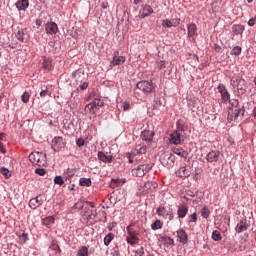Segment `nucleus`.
Wrapping results in <instances>:
<instances>
[{"instance_id":"f257e3e1","label":"nucleus","mask_w":256,"mask_h":256,"mask_svg":"<svg viewBox=\"0 0 256 256\" xmlns=\"http://www.w3.org/2000/svg\"><path fill=\"white\" fill-rule=\"evenodd\" d=\"M231 105L232 106L229 108L228 111V118L230 121H235V119H237V117H239L240 115H245V110L242 106H239L238 100H232Z\"/></svg>"},{"instance_id":"f03ea898","label":"nucleus","mask_w":256,"mask_h":256,"mask_svg":"<svg viewBox=\"0 0 256 256\" xmlns=\"http://www.w3.org/2000/svg\"><path fill=\"white\" fill-rule=\"evenodd\" d=\"M153 83L147 81V80H142L136 84V89L135 93L137 95H140V93H143V95H149V93H153Z\"/></svg>"},{"instance_id":"7ed1b4c3","label":"nucleus","mask_w":256,"mask_h":256,"mask_svg":"<svg viewBox=\"0 0 256 256\" xmlns=\"http://www.w3.org/2000/svg\"><path fill=\"white\" fill-rule=\"evenodd\" d=\"M29 160L33 165H38V167H44V165H47V155L43 152H32L29 155Z\"/></svg>"},{"instance_id":"20e7f679","label":"nucleus","mask_w":256,"mask_h":256,"mask_svg":"<svg viewBox=\"0 0 256 256\" xmlns=\"http://www.w3.org/2000/svg\"><path fill=\"white\" fill-rule=\"evenodd\" d=\"M126 231H127L126 242L128 243V245L139 244V232L133 229V225L127 226Z\"/></svg>"},{"instance_id":"39448f33","label":"nucleus","mask_w":256,"mask_h":256,"mask_svg":"<svg viewBox=\"0 0 256 256\" xmlns=\"http://www.w3.org/2000/svg\"><path fill=\"white\" fill-rule=\"evenodd\" d=\"M104 105L105 103L101 99L95 98L91 103L85 106V111L91 115H97V113H99V108Z\"/></svg>"},{"instance_id":"423d86ee","label":"nucleus","mask_w":256,"mask_h":256,"mask_svg":"<svg viewBox=\"0 0 256 256\" xmlns=\"http://www.w3.org/2000/svg\"><path fill=\"white\" fill-rule=\"evenodd\" d=\"M151 168V164H140L132 169L131 174L133 177H145Z\"/></svg>"},{"instance_id":"0eeeda50","label":"nucleus","mask_w":256,"mask_h":256,"mask_svg":"<svg viewBox=\"0 0 256 256\" xmlns=\"http://www.w3.org/2000/svg\"><path fill=\"white\" fill-rule=\"evenodd\" d=\"M185 134L181 131L175 130L173 134H170L169 141L171 145H183L185 143Z\"/></svg>"},{"instance_id":"6e6552de","label":"nucleus","mask_w":256,"mask_h":256,"mask_svg":"<svg viewBox=\"0 0 256 256\" xmlns=\"http://www.w3.org/2000/svg\"><path fill=\"white\" fill-rule=\"evenodd\" d=\"M160 161L164 167L170 169V167H175V155L172 153L162 154Z\"/></svg>"},{"instance_id":"1a4fd4ad","label":"nucleus","mask_w":256,"mask_h":256,"mask_svg":"<svg viewBox=\"0 0 256 256\" xmlns=\"http://www.w3.org/2000/svg\"><path fill=\"white\" fill-rule=\"evenodd\" d=\"M156 215H158V217H162L163 219H169V221H173V219H175L173 211L167 210V208L164 206H159L156 209Z\"/></svg>"},{"instance_id":"9d476101","label":"nucleus","mask_w":256,"mask_h":256,"mask_svg":"<svg viewBox=\"0 0 256 256\" xmlns=\"http://www.w3.org/2000/svg\"><path fill=\"white\" fill-rule=\"evenodd\" d=\"M218 93H220L221 103H227L231 100V94L227 90L225 84H219L217 86Z\"/></svg>"},{"instance_id":"9b49d317","label":"nucleus","mask_w":256,"mask_h":256,"mask_svg":"<svg viewBox=\"0 0 256 256\" xmlns=\"http://www.w3.org/2000/svg\"><path fill=\"white\" fill-rule=\"evenodd\" d=\"M65 145H66L65 139L61 136H56L52 140V149L56 153H59L61 149H65Z\"/></svg>"},{"instance_id":"f8f14e48","label":"nucleus","mask_w":256,"mask_h":256,"mask_svg":"<svg viewBox=\"0 0 256 256\" xmlns=\"http://www.w3.org/2000/svg\"><path fill=\"white\" fill-rule=\"evenodd\" d=\"M45 31L48 35H57V32L59 31V27L55 22H48L45 25Z\"/></svg>"},{"instance_id":"ddd939ff","label":"nucleus","mask_w":256,"mask_h":256,"mask_svg":"<svg viewBox=\"0 0 256 256\" xmlns=\"http://www.w3.org/2000/svg\"><path fill=\"white\" fill-rule=\"evenodd\" d=\"M221 155V152L219 151H211L206 155V161L208 163H217L219 161V157Z\"/></svg>"},{"instance_id":"4468645a","label":"nucleus","mask_w":256,"mask_h":256,"mask_svg":"<svg viewBox=\"0 0 256 256\" xmlns=\"http://www.w3.org/2000/svg\"><path fill=\"white\" fill-rule=\"evenodd\" d=\"M43 205V198L41 196H37L35 198L30 199L29 201V207L30 209H38V207H41Z\"/></svg>"},{"instance_id":"2eb2a0df","label":"nucleus","mask_w":256,"mask_h":256,"mask_svg":"<svg viewBox=\"0 0 256 256\" xmlns=\"http://www.w3.org/2000/svg\"><path fill=\"white\" fill-rule=\"evenodd\" d=\"M149 15H153V8L150 5H142V9L140 10V18L145 19V17H149Z\"/></svg>"},{"instance_id":"dca6fc26","label":"nucleus","mask_w":256,"mask_h":256,"mask_svg":"<svg viewBox=\"0 0 256 256\" xmlns=\"http://www.w3.org/2000/svg\"><path fill=\"white\" fill-rule=\"evenodd\" d=\"M177 237L179 241L182 243V245H187V243H189V236L187 235V232H185V230H178Z\"/></svg>"},{"instance_id":"f3484780","label":"nucleus","mask_w":256,"mask_h":256,"mask_svg":"<svg viewBox=\"0 0 256 256\" xmlns=\"http://www.w3.org/2000/svg\"><path fill=\"white\" fill-rule=\"evenodd\" d=\"M249 229V224H247V220H241L235 227L236 233H243Z\"/></svg>"},{"instance_id":"a211bd4d","label":"nucleus","mask_w":256,"mask_h":256,"mask_svg":"<svg viewBox=\"0 0 256 256\" xmlns=\"http://www.w3.org/2000/svg\"><path fill=\"white\" fill-rule=\"evenodd\" d=\"M171 151L175 155H178L179 157H183L184 159H187V157L189 156V153L183 148L172 147Z\"/></svg>"},{"instance_id":"6ab92c4d","label":"nucleus","mask_w":256,"mask_h":256,"mask_svg":"<svg viewBox=\"0 0 256 256\" xmlns=\"http://www.w3.org/2000/svg\"><path fill=\"white\" fill-rule=\"evenodd\" d=\"M187 213H189V208L187 205H181L178 207L177 215L179 219H185V217H187Z\"/></svg>"},{"instance_id":"aec40b11","label":"nucleus","mask_w":256,"mask_h":256,"mask_svg":"<svg viewBox=\"0 0 256 256\" xmlns=\"http://www.w3.org/2000/svg\"><path fill=\"white\" fill-rule=\"evenodd\" d=\"M188 37L194 39L197 35V25L195 23H190L187 26Z\"/></svg>"},{"instance_id":"412c9836","label":"nucleus","mask_w":256,"mask_h":256,"mask_svg":"<svg viewBox=\"0 0 256 256\" xmlns=\"http://www.w3.org/2000/svg\"><path fill=\"white\" fill-rule=\"evenodd\" d=\"M177 177H190L191 176V170H189V168L183 166L181 168H179V170H177L176 172Z\"/></svg>"},{"instance_id":"4be33fe9","label":"nucleus","mask_w":256,"mask_h":256,"mask_svg":"<svg viewBox=\"0 0 256 256\" xmlns=\"http://www.w3.org/2000/svg\"><path fill=\"white\" fill-rule=\"evenodd\" d=\"M29 7V0H18L16 2V8L18 11H27Z\"/></svg>"},{"instance_id":"5701e85b","label":"nucleus","mask_w":256,"mask_h":256,"mask_svg":"<svg viewBox=\"0 0 256 256\" xmlns=\"http://www.w3.org/2000/svg\"><path fill=\"white\" fill-rule=\"evenodd\" d=\"M97 157L102 163H113V156H107L102 151L98 152Z\"/></svg>"},{"instance_id":"b1692460","label":"nucleus","mask_w":256,"mask_h":256,"mask_svg":"<svg viewBox=\"0 0 256 256\" xmlns=\"http://www.w3.org/2000/svg\"><path fill=\"white\" fill-rule=\"evenodd\" d=\"M42 69L47 72L53 69V64H51V58L44 57V60L42 62Z\"/></svg>"},{"instance_id":"393cba45","label":"nucleus","mask_w":256,"mask_h":256,"mask_svg":"<svg viewBox=\"0 0 256 256\" xmlns=\"http://www.w3.org/2000/svg\"><path fill=\"white\" fill-rule=\"evenodd\" d=\"M125 63V57L123 56H114L113 60L111 61V65H123Z\"/></svg>"},{"instance_id":"a878e982","label":"nucleus","mask_w":256,"mask_h":256,"mask_svg":"<svg viewBox=\"0 0 256 256\" xmlns=\"http://www.w3.org/2000/svg\"><path fill=\"white\" fill-rule=\"evenodd\" d=\"M153 132L151 131H143L141 137L143 141H153Z\"/></svg>"},{"instance_id":"bb28decb","label":"nucleus","mask_w":256,"mask_h":256,"mask_svg":"<svg viewBox=\"0 0 256 256\" xmlns=\"http://www.w3.org/2000/svg\"><path fill=\"white\" fill-rule=\"evenodd\" d=\"M133 151H135L136 155H145L147 153V146L137 145Z\"/></svg>"},{"instance_id":"cd10ccee","label":"nucleus","mask_w":256,"mask_h":256,"mask_svg":"<svg viewBox=\"0 0 256 256\" xmlns=\"http://www.w3.org/2000/svg\"><path fill=\"white\" fill-rule=\"evenodd\" d=\"M152 231H159V229H163V222L161 220H155L154 223L151 224Z\"/></svg>"},{"instance_id":"c85d7f7f","label":"nucleus","mask_w":256,"mask_h":256,"mask_svg":"<svg viewBox=\"0 0 256 256\" xmlns=\"http://www.w3.org/2000/svg\"><path fill=\"white\" fill-rule=\"evenodd\" d=\"M232 31L235 33V35H241V33L245 31V27L241 24H237L232 27Z\"/></svg>"},{"instance_id":"c756f323","label":"nucleus","mask_w":256,"mask_h":256,"mask_svg":"<svg viewBox=\"0 0 256 256\" xmlns=\"http://www.w3.org/2000/svg\"><path fill=\"white\" fill-rule=\"evenodd\" d=\"M79 185L80 187H91V178H80Z\"/></svg>"},{"instance_id":"7c9ffc66","label":"nucleus","mask_w":256,"mask_h":256,"mask_svg":"<svg viewBox=\"0 0 256 256\" xmlns=\"http://www.w3.org/2000/svg\"><path fill=\"white\" fill-rule=\"evenodd\" d=\"M113 239H115V234L109 233L104 238V245H106V247H109V245H111V241H113Z\"/></svg>"},{"instance_id":"2f4dec72","label":"nucleus","mask_w":256,"mask_h":256,"mask_svg":"<svg viewBox=\"0 0 256 256\" xmlns=\"http://www.w3.org/2000/svg\"><path fill=\"white\" fill-rule=\"evenodd\" d=\"M76 256H89V248L87 246L80 247Z\"/></svg>"},{"instance_id":"473e14b6","label":"nucleus","mask_w":256,"mask_h":256,"mask_svg":"<svg viewBox=\"0 0 256 256\" xmlns=\"http://www.w3.org/2000/svg\"><path fill=\"white\" fill-rule=\"evenodd\" d=\"M211 215V210H209L208 207H204L201 209V216L203 219H209V216Z\"/></svg>"},{"instance_id":"72a5a7b5","label":"nucleus","mask_w":256,"mask_h":256,"mask_svg":"<svg viewBox=\"0 0 256 256\" xmlns=\"http://www.w3.org/2000/svg\"><path fill=\"white\" fill-rule=\"evenodd\" d=\"M137 153L132 150L131 152L126 153V159H128L129 163H133V159H135Z\"/></svg>"},{"instance_id":"f704fd0d","label":"nucleus","mask_w":256,"mask_h":256,"mask_svg":"<svg viewBox=\"0 0 256 256\" xmlns=\"http://www.w3.org/2000/svg\"><path fill=\"white\" fill-rule=\"evenodd\" d=\"M212 239L213 241H221V239H223V237L221 236V232L215 230L212 233Z\"/></svg>"},{"instance_id":"c9c22d12","label":"nucleus","mask_w":256,"mask_h":256,"mask_svg":"<svg viewBox=\"0 0 256 256\" xmlns=\"http://www.w3.org/2000/svg\"><path fill=\"white\" fill-rule=\"evenodd\" d=\"M176 125H177L176 131H181L182 133L185 134V125L183 124V120H178Z\"/></svg>"},{"instance_id":"e433bc0d","label":"nucleus","mask_w":256,"mask_h":256,"mask_svg":"<svg viewBox=\"0 0 256 256\" xmlns=\"http://www.w3.org/2000/svg\"><path fill=\"white\" fill-rule=\"evenodd\" d=\"M1 175H3L6 179H9L11 177V172H9V169L7 168H1L0 169Z\"/></svg>"},{"instance_id":"4c0bfd02","label":"nucleus","mask_w":256,"mask_h":256,"mask_svg":"<svg viewBox=\"0 0 256 256\" xmlns=\"http://www.w3.org/2000/svg\"><path fill=\"white\" fill-rule=\"evenodd\" d=\"M241 51H242V49H241L240 46H235V47L232 49V51L230 52V54L239 56V55H241Z\"/></svg>"},{"instance_id":"58836bf2","label":"nucleus","mask_w":256,"mask_h":256,"mask_svg":"<svg viewBox=\"0 0 256 256\" xmlns=\"http://www.w3.org/2000/svg\"><path fill=\"white\" fill-rule=\"evenodd\" d=\"M54 183H55V185H60V187H61V185H64V184H65V181L63 180V177H61V176H56V177L54 178Z\"/></svg>"},{"instance_id":"ea45409f","label":"nucleus","mask_w":256,"mask_h":256,"mask_svg":"<svg viewBox=\"0 0 256 256\" xmlns=\"http://www.w3.org/2000/svg\"><path fill=\"white\" fill-rule=\"evenodd\" d=\"M29 99H31V94H29V92H24L23 95L21 96V100L24 103H27Z\"/></svg>"},{"instance_id":"a19ab883","label":"nucleus","mask_w":256,"mask_h":256,"mask_svg":"<svg viewBox=\"0 0 256 256\" xmlns=\"http://www.w3.org/2000/svg\"><path fill=\"white\" fill-rule=\"evenodd\" d=\"M43 225H51L52 223H55V219L53 217H47L43 220Z\"/></svg>"},{"instance_id":"79ce46f5","label":"nucleus","mask_w":256,"mask_h":256,"mask_svg":"<svg viewBox=\"0 0 256 256\" xmlns=\"http://www.w3.org/2000/svg\"><path fill=\"white\" fill-rule=\"evenodd\" d=\"M25 35V33L23 32V30H18L16 32V38L18 39V41H24L23 36Z\"/></svg>"},{"instance_id":"37998d69","label":"nucleus","mask_w":256,"mask_h":256,"mask_svg":"<svg viewBox=\"0 0 256 256\" xmlns=\"http://www.w3.org/2000/svg\"><path fill=\"white\" fill-rule=\"evenodd\" d=\"M119 183H121V180H119V179H112L110 187H112V189H115V187H119Z\"/></svg>"},{"instance_id":"c03bdc74","label":"nucleus","mask_w":256,"mask_h":256,"mask_svg":"<svg viewBox=\"0 0 256 256\" xmlns=\"http://www.w3.org/2000/svg\"><path fill=\"white\" fill-rule=\"evenodd\" d=\"M36 175H40V177H44L47 171L44 168H38L35 170Z\"/></svg>"},{"instance_id":"a18cd8bd","label":"nucleus","mask_w":256,"mask_h":256,"mask_svg":"<svg viewBox=\"0 0 256 256\" xmlns=\"http://www.w3.org/2000/svg\"><path fill=\"white\" fill-rule=\"evenodd\" d=\"M134 253L135 256H145V248L141 247L137 249Z\"/></svg>"},{"instance_id":"49530a36","label":"nucleus","mask_w":256,"mask_h":256,"mask_svg":"<svg viewBox=\"0 0 256 256\" xmlns=\"http://www.w3.org/2000/svg\"><path fill=\"white\" fill-rule=\"evenodd\" d=\"M162 27H165V28L173 27V24H172L171 20L166 19V20L162 21Z\"/></svg>"},{"instance_id":"de8ad7c7","label":"nucleus","mask_w":256,"mask_h":256,"mask_svg":"<svg viewBox=\"0 0 256 256\" xmlns=\"http://www.w3.org/2000/svg\"><path fill=\"white\" fill-rule=\"evenodd\" d=\"M189 223H197V213L194 212L192 215L188 217Z\"/></svg>"},{"instance_id":"09e8293b","label":"nucleus","mask_w":256,"mask_h":256,"mask_svg":"<svg viewBox=\"0 0 256 256\" xmlns=\"http://www.w3.org/2000/svg\"><path fill=\"white\" fill-rule=\"evenodd\" d=\"M29 239V235L26 234V233H23L20 237H19V240H20V243H27V240Z\"/></svg>"},{"instance_id":"8fccbe9b","label":"nucleus","mask_w":256,"mask_h":256,"mask_svg":"<svg viewBox=\"0 0 256 256\" xmlns=\"http://www.w3.org/2000/svg\"><path fill=\"white\" fill-rule=\"evenodd\" d=\"M157 69H165L167 66L165 65V61H159L156 63Z\"/></svg>"},{"instance_id":"3c124183","label":"nucleus","mask_w":256,"mask_h":256,"mask_svg":"<svg viewBox=\"0 0 256 256\" xmlns=\"http://www.w3.org/2000/svg\"><path fill=\"white\" fill-rule=\"evenodd\" d=\"M172 27H179V24L181 23V19L176 18V19H172Z\"/></svg>"},{"instance_id":"603ef678","label":"nucleus","mask_w":256,"mask_h":256,"mask_svg":"<svg viewBox=\"0 0 256 256\" xmlns=\"http://www.w3.org/2000/svg\"><path fill=\"white\" fill-rule=\"evenodd\" d=\"M87 87H89V84L87 82H84L79 85L77 91H79V89H80V91H85V89H87Z\"/></svg>"},{"instance_id":"864d4df0","label":"nucleus","mask_w":256,"mask_h":256,"mask_svg":"<svg viewBox=\"0 0 256 256\" xmlns=\"http://www.w3.org/2000/svg\"><path fill=\"white\" fill-rule=\"evenodd\" d=\"M122 108H123V111H129V109L131 108V104L129 102H123Z\"/></svg>"},{"instance_id":"5fc2aeb1","label":"nucleus","mask_w":256,"mask_h":256,"mask_svg":"<svg viewBox=\"0 0 256 256\" xmlns=\"http://www.w3.org/2000/svg\"><path fill=\"white\" fill-rule=\"evenodd\" d=\"M76 144L78 147H83V145H85V140L83 138H79L77 139Z\"/></svg>"},{"instance_id":"6e6d98bb","label":"nucleus","mask_w":256,"mask_h":256,"mask_svg":"<svg viewBox=\"0 0 256 256\" xmlns=\"http://www.w3.org/2000/svg\"><path fill=\"white\" fill-rule=\"evenodd\" d=\"M146 189H149L150 187H153L155 189L157 187V183L148 182L145 184Z\"/></svg>"},{"instance_id":"4d7b16f0","label":"nucleus","mask_w":256,"mask_h":256,"mask_svg":"<svg viewBox=\"0 0 256 256\" xmlns=\"http://www.w3.org/2000/svg\"><path fill=\"white\" fill-rule=\"evenodd\" d=\"M47 95H50L48 89L42 90L40 92V97H47Z\"/></svg>"},{"instance_id":"13d9d810","label":"nucleus","mask_w":256,"mask_h":256,"mask_svg":"<svg viewBox=\"0 0 256 256\" xmlns=\"http://www.w3.org/2000/svg\"><path fill=\"white\" fill-rule=\"evenodd\" d=\"M256 23V17L255 18H252L248 21V25L249 27H253Z\"/></svg>"},{"instance_id":"bf43d9fd","label":"nucleus","mask_w":256,"mask_h":256,"mask_svg":"<svg viewBox=\"0 0 256 256\" xmlns=\"http://www.w3.org/2000/svg\"><path fill=\"white\" fill-rule=\"evenodd\" d=\"M0 153H3L4 155L7 153V150H5V146L1 142H0Z\"/></svg>"},{"instance_id":"052dcab7","label":"nucleus","mask_w":256,"mask_h":256,"mask_svg":"<svg viewBox=\"0 0 256 256\" xmlns=\"http://www.w3.org/2000/svg\"><path fill=\"white\" fill-rule=\"evenodd\" d=\"M74 79H78L77 77H80L81 72H74L73 74Z\"/></svg>"},{"instance_id":"680f3d73","label":"nucleus","mask_w":256,"mask_h":256,"mask_svg":"<svg viewBox=\"0 0 256 256\" xmlns=\"http://www.w3.org/2000/svg\"><path fill=\"white\" fill-rule=\"evenodd\" d=\"M102 9H107V7H109L108 3L103 2L101 5Z\"/></svg>"},{"instance_id":"e2e57ef3","label":"nucleus","mask_w":256,"mask_h":256,"mask_svg":"<svg viewBox=\"0 0 256 256\" xmlns=\"http://www.w3.org/2000/svg\"><path fill=\"white\" fill-rule=\"evenodd\" d=\"M69 191H75V184L68 186Z\"/></svg>"},{"instance_id":"0e129e2a","label":"nucleus","mask_w":256,"mask_h":256,"mask_svg":"<svg viewBox=\"0 0 256 256\" xmlns=\"http://www.w3.org/2000/svg\"><path fill=\"white\" fill-rule=\"evenodd\" d=\"M100 214L102 215V217H105V219H107V213L105 211H101Z\"/></svg>"},{"instance_id":"69168bd1","label":"nucleus","mask_w":256,"mask_h":256,"mask_svg":"<svg viewBox=\"0 0 256 256\" xmlns=\"http://www.w3.org/2000/svg\"><path fill=\"white\" fill-rule=\"evenodd\" d=\"M169 244H170V245H175V240L169 238Z\"/></svg>"},{"instance_id":"338daca9","label":"nucleus","mask_w":256,"mask_h":256,"mask_svg":"<svg viewBox=\"0 0 256 256\" xmlns=\"http://www.w3.org/2000/svg\"><path fill=\"white\" fill-rule=\"evenodd\" d=\"M3 138H5V133H0V141H3Z\"/></svg>"},{"instance_id":"774afa93","label":"nucleus","mask_w":256,"mask_h":256,"mask_svg":"<svg viewBox=\"0 0 256 256\" xmlns=\"http://www.w3.org/2000/svg\"><path fill=\"white\" fill-rule=\"evenodd\" d=\"M141 3V0H134V5H139Z\"/></svg>"}]
</instances>
